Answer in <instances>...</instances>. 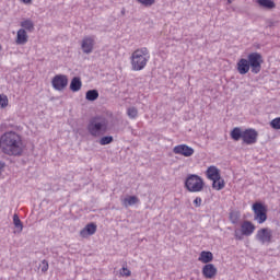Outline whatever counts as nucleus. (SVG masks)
I'll return each instance as SVG.
<instances>
[{"label":"nucleus","instance_id":"nucleus-5","mask_svg":"<svg viewBox=\"0 0 280 280\" xmlns=\"http://www.w3.org/2000/svg\"><path fill=\"white\" fill-rule=\"evenodd\" d=\"M88 131L92 137H102L108 131V120L104 117H94L88 125Z\"/></svg>","mask_w":280,"mask_h":280},{"label":"nucleus","instance_id":"nucleus-24","mask_svg":"<svg viewBox=\"0 0 280 280\" xmlns=\"http://www.w3.org/2000/svg\"><path fill=\"white\" fill-rule=\"evenodd\" d=\"M21 27L27 30L28 32H32V30H34V22H32V20H25L21 22Z\"/></svg>","mask_w":280,"mask_h":280},{"label":"nucleus","instance_id":"nucleus-8","mask_svg":"<svg viewBox=\"0 0 280 280\" xmlns=\"http://www.w3.org/2000/svg\"><path fill=\"white\" fill-rule=\"evenodd\" d=\"M252 211L254 212V220L258 224H264L268 220V208L261 202H255L252 206Z\"/></svg>","mask_w":280,"mask_h":280},{"label":"nucleus","instance_id":"nucleus-35","mask_svg":"<svg viewBox=\"0 0 280 280\" xmlns=\"http://www.w3.org/2000/svg\"><path fill=\"white\" fill-rule=\"evenodd\" d=\"M228 3H233V0H228Z\"/></svg>","mask_w":280,"mask_h":280},{"label":"nucleus","instance_id":"nucleus-29","mask_svg":"<svg viewBox=\"0 0 280 280\" xmlns=\"http://www.w3.org/2000/svg\"><path fill=\"white\" fill-rule=\"evenodd\" d=\"M138 3L144 5L145 8H150V5H154V0H137Z\"/></svg>","mask_w":280,"mask_h":280},{"label":"nucleus","instance_id":"nucleus-33","mask_svg":"<svg viewBox=\"0 0 280 280\" xmlns=\"http://www.w3.org/2000/svg\"><path fill=\"white\" fill-rule=\"evenodd\" d=\"M233 213L230 214V220L233 222V224H235V219H233Z\"/></svg>","mask_w":280,"mask_h":280},{"label":"nucleus","instance_id":"nucleus-28","mask_svg":"<svg viewBox=\"0 0 280 280\" xmlns=\"http://www.w3.org/2000/svg\"><path fill=\"white\" fill-rule=\"evenodd\" d=\"M270 126L273 130H280V117L273 118L270 121Z\"/></svg>","mask_w":280,"mask_h":280},{"label":"nucleus","instance_id":"nucleus-18","mask_svg":"<svg viewBox=\"0 0 280 280\" xmlns=\"http://www.w3.org/2000/svg\"><path fill=\"white\" fill-rule=\"evenodd\" d=\"M224 187H226V182H224L222 176L212 179V189H215V191H222Z\"/></svg>","mask_w":280,"mask_h":280},{"label":"nucleus","instance_id":"nucleus-13","mask_svg":"<svg viewBox=\"0 0 280 280\" xmlns=\"http://www.w3.org/2000/svg\"><path fill=\"white\" fill-rule=\"evenodd\" d=\"M94 47H95V38L94 37L88 36L82 39L81 48H82L83 54H92Z\"/></svg>","mask_w":280,"mask_h":280},{"label":"nucleus","instance_id":"nucleus-30","mask_svg":"<svg viewBox=\"0 0 280 280\" xmlns=\"http://www.w3.org/2000/svg\"><path fill=\"white\" fill-rule=\"evenodd\" d=\"M121 277H130L132 275V271L130 269L122 267L120 271Z\"/></svg>","mask_w":280,"mask_h":280},{"label":"nucleus","instance_id":"nucleus-25","mask_svg":"<svg viewBox=\"0 0 280 280\" xmlns=\"http://www.w3.org/2000/svg\"><path fill=\"white\" fill-rule=\"evenodd\" d=\"M127 115L130 119H137L138 115H139V110H137L136 107H129L127 109Z\"/></svg>","mask_w":280,"mask_h":280},{"label":"nucleus","instance_id":"nucleus-9","mask_svg":"<svg viewBox=\"0 0 280 280\" xmlns=\"http://www.w3.org/2000/svg\"><path fill=\"white\" fill-rule=\"evenodd\" d=\"M51 86L55 91H65L69 86V77L67 74H56L51 79Z\"/></svg>","mask_w":280,"mask_h":280},{"label":"nucleus","instance_id":"nucleus-7","mask_svg":"<svg viewBox=\"0 0 280 280\" xmlns=\"http://www.w3.org/2000/svg\"><path fill=\"white\" fill-rule=\"evenodd\" d=\"M256 226L250 221H243L241 223V229L234 231L235 240H244V237H250L255 233Z\"/></svg>","mask_w":280,"mask_h":280},{"label":"nucleus","instance_id":"nucleus-31","mask_svg":"<svg viewBox=\"0 0 280 280\" xmlns=\"http://www.w3.org/2000/svg\"><path fill=\"white\" fill-rule=\"evenodd\" d=\"M49 270V262L47 260L42 261V272H47Z\"/></svg>","mask_w":280,"mask_h":280},{"label":"nucleus","instance_id":"nucleus-2","mask_svg":"<svg viewBox=\"0 0 280 280\" xmlns=\"http://www.w3.org/2000/svg\"><path fill=\"white\" fill-rule=\"evenodd\" d=\"M261 65H264V57L259 52H250L247 59L241 58L236 63V70L241 75H246L248 71L252 73H259L261 71Z\"/></svg>","mask_w":280,"mask_h":280},{"label":"nucleus","instance_id":"nucleus-22","mask_svg":"<svg viewBox=\"0 0 280 280\" xmlns=\"http://www.w3.org/2000/svg\"><path fill=\"white\" fill-rule=\"evenodd\" d=\"M97 97H100V92H97V90H89L85 94V100H88V102H95Z\"/></svg>","mask_w":280,"mask_h":280},{"label":"nucleus","instance_id":"nucleus-14","mask_svg":"<svg viewBox=\"0 0 280 280\" xmlns=\"http://www.w3.org/2000/svg\"><path fill=\"white\" fill-rule=\"evenodd\" d=\"M97 233V224L89 223L80 231V236L83 238L91 237V235H95Z\"/></svg>","mask_w":280,"mask_h":280},{"label":"nucleus","instance_id":"nucleus-16","mask_svg":"<svg viewBox=\"0 0 280 280\" xmlns=\"http://www.w3.org/2000/svg\"><path fill=\"white\" fill-rule=\"evenodd\" d=\"M27 32L24 28L18 31L15 43L16 45H25L28 40Z\"/></svg>","mask_w":280,"mask_h":280},{"label":"nucleus","instance_id":"nucleus-15","mask_svg":"<svg viewBox=\"0 0 280 280\" xmlns=\"http://www.w3.org/2000/svg\"><path fill=\"white\" fill-rule=\"evenodd\" d=\"M206 176L208 178V180H215L217 178H220V176H222L220 174V168H218V166H209L206 171Z\"/></svg>","mask_w":280,"mask_h":280},{"label":"nucleus","instance_id":"nucleus-23","mask_svg":"<svg viewBox=\"0 0 280 280\" xmlns=\"http://www.w3.org/2000/svg\"><path fill=\"white\" fill-rule=\"evenodd\" d=\"M10 106V100L8 98V95L0 94V108H8Z\"/></svg>","mask_w":280,"mask_h":280},{"label":"nucleus","instance_id":"nucleus-17","mask_svg":"<svg viewBox=\"0 0 280 280\" xmlns=\"http://www.w3.org/2000/svg\"><path fill=\"white\" fill-rule=\"evenodd\" d=\"M198 261H201V264H211L213 261V253L202 250L199 255Z\"/></svg>","mask_w":280,"mask_h":280},{"label":"nucleus","instance_id":"nucleus-1","mask_svg":"<svg viewBox=\"0 0 280 280\" xmlns=\"http://www.w3.org/2000/svg\"><path fill=\"white\" fill-rule=\"evenodd\" d=\"M0 150L7 156H22L25 152L23 136L16 131H7L0 137Z\"/></svg>","mask_w":280,"mask_h":280},{"label":"nucleus","instance_id":"nucleus-32","mask_svg":"<svg viewBox=\"0 0 280 280\" xmlns=\"http://www.w3.org/2000/svg\"><path fill=\"white\" fill-rule=\"evenodd\" d=\"M194 205H195V207H201V205H202V198L197 197V198L194 200Z\"/></svg>","mask_w":280,"mask_h":280},{"label":"nucleus","instance_id":"nucleus-10","mask_svg":"<svg viewBox=\"0 0 280 280\" xmlns=\"http://www.w3.org/2000/svg\"><path fill=\"white\" fill-rule=\"evenodd\" d=\"M256 240L260 244H272V231L270 228H261L256 233Z\"/></svg>","mask_w":280,"mask_h":280},{"label":"nucleus","instance_id":"nucleus-26","mask_svg":"<svg viewBox=\"0 0 280 280\" xmlns=\"http://www.w3.org/2000/svg\"><path fill=\"white\" fill-rule=\"evenodd\" d=\"M13 224L14 226H16V229H20V231H23V223L21 222L19 214L13 215Z\"/></svg>","mask_w":280,"mask_h":280},{"label":"nucleus","instance_id":"nucleus-21","mask_svg":"<svg viewBox=\"0 0 280 280\" xmlns=\"http://www.w3.org/2000/svg\"><path fill=\"white\" fill-rule=\"evenodd\" d=\"M139 202V198L137 196H129L122 200L124 207H132V205H137Z\"/></svg>","mask_w":280,"mask_h":280},{"label":"nucleus","instance_id":"nucleus-11","mask_svg":"<svg viewBox=\"0 0 280 280\" xmlns=\"http://www.w3.org/2000/svg\"><path fill=\"white\" fill-rule=\"evenodd\" d=\"M173 152L174 154H179L180 156H194V148L187 145V144H179V145H175L173 148Z\"/></svg>","mask_w":280,"mask_h":280},{"label":"nucleus","instance_id":"nucleus-6","mask_svg":"<svg viewBox=\"0 0 280 280\" xmlns=\"http://www.w3.org/2000/svg\"><path fill=\"white\" fill-rule=\"evenodd\" d=\"M185 187L190 194H200L205 190V179L196 174H190L186 177Z\"/></svg>","mask_w":280,"mask_h":280},{"label":"nucleus","instance_id":"nucleus-36","mask_svg":"<svg viewBox=\"0 0 280 280\" xmlns=\"http://www.w3.org/2000/svg\"><path fill=\"white\" fill-rule=\"evenodd\" d=\"M0 51H1V45H0Z\"/></svg>","mask_w":280,"mask_h":280},{"label":"nucleus","instance_id":"nucleus-12","mask_svg":"<svg viewBox=\"0 0 280 280\" xmlns=\"http://www.w3.org/2000/svg\"><path fill=\"white\" fill-rule=\"evenodd\" d=\"M201 272L205 279H215L218 276V268L213 264H207L202 267Z\"/></svg>","mask_w":280,"mask_h":280},{"label":"nucleus","instance_id":"nucleus-20","mask_svg":"<svg viewBox=\"0 0 280 280\" xmlns=\"http://www.w3.org/2000/svg\"><path fill=\"white\" fill-rule=\"evenodd\" d=\"M257 3L260 8H266L267 10L277 8V4H275V1L272 0H257Z\"/></svg>","mask_w":280,"mask_h":280},{"label":"nucleus","instance_id":"nucleus-4","mask_svg":"<svg viewBox=\"0 0 280 280\" xmlns=\"http://www.w3.org/2000/svg\"><path fill=\"white\" fill-rule=\"evenodd\" d=\"M150 62V50L147 47L136 49L130 57L132 71H143Z\"/></svg>","mask_w":280,"mask_h":280},{"label":"nucleus","instance_id":"nucleus-3","mask_svg":"<svg viewBox=\"0 0 280 280\" xmlns=\"http://www.w3.org/2000/svg\"><path fill=\"white\" fill-rule=\"evenodd\" d=\"M230 137L233 141L242 140L245 145H255V143H257V139H259V132L253 128L242 129L240 127H235L231 130Z\"/></svg>","mask_w":280,"mask_h":280},{"label":"nucleus","instance_id":"nucleus-34","mask_svg":"<svg viewBox=\"0 0 280 280\" xmlns=\"http://www.w3.org/2000/svg\"><path fill=\"white\" fill-rule=\"evenodd\" d=\"M22 2H24L26 5L32 3V0H22Z\"/></svg>","mask_w":280,"mask_h":280},{"label":"nucleus","instance_id":"nucleus-27","mask_svg":"<svg viewBox=\"0 0 280 280\" xmlns=\"http://www.w3.org/2000/svg\"><path fill=\"white\" fill-rule=\"evenodd\" d=\"M110 143H113V136H105L100 140L101 145H108Z\"/></svg>","mask_w":280,"mask_h":280},{"label":"nucleus","instance_id":"nucleus-19","mask_svg":"<svg viewBox=\"0 0 280 280\" xmlns=\"http://www.w3.org/2000/svg\"><path fill=\"white\" fill-rule=\"evenodd\" d=\"M80 89H82V81L80 80V78L74 77L71 80L70 90H72L73 93H78V91H80Z\"/></svg>","mask_w":280,"mask_h":280}]
</instances>
